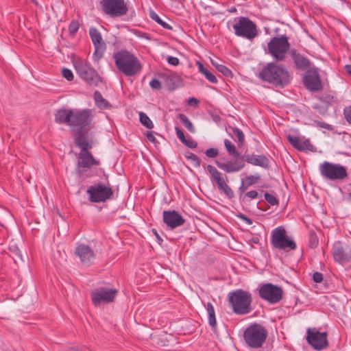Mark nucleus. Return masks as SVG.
<instances>
[{
	"label": "nucleus",
	"instance_id": "nucleus-1",
	"mask_svg": "<svg viewBox=\"0 0 351 351\" xmlns=\"http://www.w3.org/2000/svg\"><path fill=\"white\" fill-rule=\"evenodd\" d=\"M258 77L276 87H284L291 81V75L287 69L276 62H269L265 65L260 71Z\"/></svg>",
	"mask_w": 351,
	"mask_h": 351
},
{
	"label": "nucleus",
	"instance_id": "nucleus-2",
	"mask_svg": "<svg viewBox=\"0 0 351 351\" xmlns=\"http://www.w3.org/2000/svg\"><path fill=\"white\" fill-rule=\"evenodd\" d=\"M113 59L119 71L125 76H135L142 69L141 63L138 58L128 50L121 49L114 53Z\"/></svg>",
	"mask_w": 351,
	"mask_h": 351
},
{
	"label": "nucleus",
	"instance_id": "nucleus-3",
	"mask_svg": "<svg viewBox=\"0 0 351 351\" xmlns=\"http://www.w3.org/2000/svg\"><path fill=\"white\" fill-rule=\"evenodd\" d=\"M228 301L232 311L237 315H246L252 310V294L243 289L230 292Z\"/></svg>",
	"mask_w": 351,
	"mask_h": 351
},
{
	"label": "nucleus",
	"instance_id": "nucleus-4",
	"mask_svg": "<svg viewBox=\"0 0 351 351\" xmlns=\"http://www.w3.org/2000/svg\"><path fill=\"white\" fill-rule=\"evenodd\" d=\"M224 145L228 154L236 160L234 161L228 160L221 162L216 160V165L228 173L237 172L245 167L244 156H241L239 151L237 150L235 145L228 139L224 140Z\"/></svg>",
	"mask_w": 351,
	"mask_h": 351
},
{
	"label": "nucleus",
	"instance_id": "nucleus-5",
	"mask_svg": "<svg viewBox=\"0 0 351 351\" xmlns=\"http://www.w3.org/2000/svg\"><path fill=\"white\" fill-rule=\"evenodd\" d=\"M267 335V331L264 326L258 324H254L245 330L243 339L250 348H260L265 343Z\"/></svg>",
	"mask_w": 351,
	"mask_h": 351
},
{
	"label": "nucleus",
	"instance_id": "nucleus-6",
	"mask_svg": "<svg viewBox=\"0 0 351 351\" xmlns=\"http://www.w3.org/2000/svg\"><path fill=\"white\" fill-rule=\"evenodd\" d=\"M86 193L88 195V200L92 203L106 202L114 197V190L110 184L101 182L88 186Z\"/></svg>",
	"mask_w": 351,
	"mask_h": 351
},
{
	"label": "nucleus",
	"instance_id": "nucleus-7",
	"mask_svg": "<svg viewBox=\"0 0 351 351\" xmlns=\"http://www.w3.org/2000/svg\"><path fill=\"white\" fill-rule=\"evenodd\" d=\"M74 67L77 74L87 84L97 86L101 82V78L97 71L86 60H76L74 62Z\"/></svg>",
	"mask_w": 351,
	"mask_h": 351
},
{
	"label": "nucleus",
	"instance_id": "nucleus-8",
	"mask_svg": "<svg viewBox=\"0 0 351 351\" xmlns=\"http://www.w3.org/2000/svg\"><path fill=\"white\" fill-rule=\"evenodd\" d=\"M290 44L286 36L273 37L267 43V53L276 61H283L289 49Z\"/></svg>",
	"mask_w": 351,
	"mask_h": 351
},
{
	"label": "nucleus",
	"instance_id": "nucleus-9",
	"mask_svg": "<svg viewBox=\"0 0 351 351\" xmlns=\"http://www.w3.org/2000/svg\"><path fill=\"white\" fill-rule=\"evenodd\" d=\"M271 244L273 247L286 252L296 249L295 242L288 237L285 229L279 226L271 232Z\"/></svg>",
	"mask_w": 351,
	"mask_h": 351
},
{
	"label": "nucleus",
	"instance_id": "nucleus-10",
	"mask_svg": "<svg viewBox=\"0 0 351 351\" xmlns=\"http://www.w3.org/2000/svg\"><path fill=\"white\" fill-rule=\"evenodd\" d=\"M232 27L236 36L249 40L254 39L258 34L256 24L247 17H239Z\"/></svg>",
	"mask_w": 351,
	"mask_h": 351
},
{
	"label": "nucleus",
	"instance_id": "nucleus-11",
	"mask_svg": "<svg viewBox=\"0 0 351 351\" xmlns=\"http://www.w3.org/2000/svg\"><path fill=\"white\" fill-rule=\"evenodd\" d=\"M319 171L324 178L330 180H343L348 176L345 167L326 161L319 165Z\"/></svg>",
	"mask_w": 351,
	"mask_h": 351
},
{
	"label": "nucleus",
	"instance_id": "nucleus-12",
	"mask_svg": "<svg viewBox=\"0 0 351 351\" xmlns=\"http://www.w3.org/2000/svg\"><path fill=\"white\" fill-rule=\"evenodd\" d=\"M77 157V162L75 171L80 176L90 177L91 175L86 174V171L92 167L100 165V161L95 158L88 150L80 151Z\"/></svg>",
	"mask_w": 351,
	"mask_h": 351
},
{
	"label": "nucleus",
	"instance_id": "nucleus-13",
	"mask_svg": "<svg viewBox=\"0 0 351 351\" xmlns=\"http://www.w3.org/2000/svg\"><path fill=\"white\" fill-rule=\"evenodd\" d=\"M260 297L270 304H276L282 299L283 289L271 283L263 284L258 290Z\"/></svg>",
	"mask_w": 351,
	"mask_h": 351
},
{
	"label": "nucleus",
	"instance_id": "nucleus-14",
	"mask_svg": "<svg viewBox=\"0 0 351 351\" xmlns=\"http://www.w3.org/2000/svg\"><path fill=\"white\" fill-rule=\"evenodd\" d=\"M100 5L102 11L111 17L123 16L128 10L124 0H101Z\"/></svg>",
	"mask_w": 351,
	"mask_h": 351
},
{
	"label": "nucleus",
	"instance_id": "nucleus-15",
	"mask_svg": "<svg viewBox=\"0 0 351 351\" xmlns=\"http://www.w3.org/2000/svg\"><path fill=\"white\" fill-rule=\"evenodd\" d=\"M118 291L116 289L105 287L97 288L91 291L90 296L93 304L98 306L101 303H109L114 301Z\"/></svg>",
	"mask_w": 351,
	"mask_h": 351
},
{
	"label": "nucleus",
	"instance_id": "nucleus-16",
	"mask_svg": "<svg viewBox=\"0 0 351 351\" xmlns=\"http://www.w3.org/2000/svg\"><path fill=\"white\" fill-rule=\"evenodd\" d=\"M303 82L305 87L311 91L319 92L323 90L324 86L317 69L306 71Z\"/></svg>",
	"mask_w": 351,
	"mask_h": 351
},
{
	"label": "nucleus",
	"instance_id": "nucleus-17",
	"mask_svg": "<svg viewBox=\"0 0 351 351\" xmlns=\"http://www.w3.org/2000/svg\"><path fill=\"white\" fill-rule=\"evenodd\" d=\"M307 342L315 350H321L328 346L327 333L320 332L315 328H308L306 335Z\"/></svg>",
	"mask_w": 351,
	"mask_h": 351
},
{
	"label": "nucleus",
	"instance_id": "nucleus-18",
	"mask_svg": "<svg viewBox=\"0 0 351 351\" xmlns=\"http://www.w3.org/2000/svg\"><path fill=\"white\" fill-rule=\"evenodd\" d=\"M74 254L80 259L81 263L86 266L92 265L96 258L94 250L85 243H77Z\"/></svg>",
	"mask_w": 351,
	"mask_h": 351
},
{
	"label": "nucleus",
	"instance_id": "nucleus-19",
	"mask_svg": "<svg viewBox=\"0 0 351 351\" xmlns=\"http://www.w3.org/2000/svg\"><path fill=\"white\" fill-rule=\"evenodd\" d=\"M72 119L70 126H78L82 130L88 125L91 121V114L89 110H73Z\"/></svg>",
	"mask_w": 351,
	"mask_h": 351
},
{
	"label": "nucleus",
	"instance_id": "nucleus-20",
	"mask_svg": "<svg viewBox=\"0 0 351 351\" xmlns=\"http://www.w3.org/2000/svg\"><path fill=\"white\" fill-rule=\"evenodd\" d=\"M162 219L164 223L172 230L182 226L185 223V219L176 210H164Z\"/></svg>",
	"mask_w": 351,
	"mask_h": 351
},
{
	"label": "nucleus",
	"instance_id": "nucleus-21",
	"mask_svg": "<svg viewBox=\"0 0 351 351\" xmlns=\"http://www.w3.org/2000/svg\"><path fill=\"white\" fill-rule=\"evenodd\" d=\"M89 34L95 46L94 56L100 58L106 50V44L103 41L101 33L94 27L89 29Z\"/></svg>",
	"mask_w": 351,
	"mask_h": 351
},
{
	"label": "nucleus",
	"instance_id": "nucleus-22",
	"mask_svg": "<svg viewBox=\"0 0 351 351\" xmlns=\"http://www.w3.org/2000/svg\"><path fill=\"white\" fill-rule=\"evenodd\" d=\"M288 141L296 149L299 151H315V147L310 141L304 137H300L289 134L287 136Z\"/></svg>",
	"mask_w": 351,
	"mask_h": 351
},
{
	"label": "nucleus",
	"instance_id": "nucleus-23",
	"mask_svg": "<svg viewBox=\"0 0 351 351\" xmlns=\"http://www.w3.org/2000/svg\"><path fill=\"white\" fill-rule=\"evenodd\" d=\"M73 110L60 108L56 110L54 117L55 121L60 124H66L71 125V121L72 119Z\"/></svg>",
	"mask_w": 351,
	"mask_h": 351
},
{
	"label": "nucleus",
	"instance_id": "nucleus-24",
	"mask_svg": "<svg viewBox=\"0 0 351 351\" xmlns=\"http://www.w3.org/2000/svg\"><path fill=\"white\" fill-rule=\"evenodd\" d=\"M291 57L297 69L304 71L310 68L311 61L301 53L293 51L291 52Z\"/></svg>",
	"mask_w": 351,
	"mask_h": 351
},
{
	"label": "nucleus",
	"instance_id": "nucleus-25",
	"mask_svg": "<svg viewBox=\"0 0 351 351\" xmlns=\"http://www.w3.org/2000/svg\"><path fill=\"white\" fill-rule=\"evenodd\" d=\"M74 140L75 145L80 148V151H86L93 147L92 143L88 141L82 130H79L75 133Z\"/></svg>",
	"mask_w": 351,
	"mask_h": 351
},
{
	"label": "nucleus",
	"instance_id": "nucleus-26",
	"mask_svg": "<svg viewBox=\"0 0 351 351\" xmlns=\"http://www.w3.org/2000/svg\"><path fill=\"white\" fill-rule=\"evenodd\" d=\"M244 160L250 164L265 168L269 164V159L265 155L247 154L244 156Z\"/></svg>",
	"mask_w": 351,
	"mask_h": 351
},
{
	"label": "nucleus",
	"instance_id": "nucleus-27",
	"mask_svg": "<svg viewBox=\"0 0 351 351\" xmlns=\"http://www.w3.org/2000/svg\"><path fill=\"white\" fill-rule=\"evenodd\" d=\"M260 179L259 174L246 176L241 180V185L238 188V193H243L250 186L256 184Z\"/></svg>",
	"mask_w": 351,
	"mask_h": 351
},
{
	"label": "nucleus",
	"instance_id": "nucleus-28",
	"mask_svg": "<svg viewBox=\"0 0 351 351\" xmlns=\"http://www.w3.org/2000/svg\"><path fill=\"white\" fill-rule=\"evenodd\" d=\"M206 169L210 176L211 181L213 182L216 183L217 187L220 186V184L224 183L225 182H228L226 176L223 175L213 165H208Z\"/></svg>",
	"mask_w": 351,
	"mask_h": 351
},
{
	"label": "nucleus",
	"instance_id": "nucleus-29",
	"mask_svg": "<svg viewBox=\"0 0 351 351\" xmlns=\"http://www.w3.org/2000/svg\"><path fill=\"white\" fill-rule=\"evenodd\" d=\"M349 248L343 247H337L333 252V257L336 262L342 265H348L349 263Z\"/></svg>",
	"mask_w": 351,
	"mask_h": 351
},
{
	"label": "nucleus",
	"instance_id": "nucleus-30",
	"mask_svg": "<svg viewBox=\"0 0 351 351\" xmlns=\"http://www.w3.org/2000/svg\"><path fill=\"white\" fill-rule=\"evenodd\" d=\"M94 99L95 105L100 109H108L111 108L110 104L103 97L101 93L98 90L94 93Z\"/></svg>",
	"mask_w": 351,
	"mask_h": 351
},
{
	"label": "nucleus",
	"instance_id": "nucleus-31",
	"mask_svg": "<svg viewBox=\"0 0 351 351\" xmlns=\"http://www.w3.org/2000/svg\"><path fill=\"white\" fill-rule=\"evenodd\" d=\"M206 310L208 315V323L212 330L215 332L217 328V320L215 317V309L210 302H208L206 305Z\"/></svg>",
	"mask_w": 351,
	"mask_h": 351
},
{
	"label": "nucleus",
	"instance_id": "nucleus-32",
	"mask_svg": "<svg viewBox=\"0 0 351 351\" xmlns=\"http://www.w3.org/2000/svg\"><path fill=\"white\" fill-rule=\"evenodd\" d=\"M149 16L152 20L156 21L158 24L160 25L163 28L166 29H172V27L167 23L163 21L154 11L152 10L149 12Z\"/></svg>",
	"mask_w": 351,
	"mask_h": 351
},
{
	"label": "nucleus",
	"instance_id": "nucleus-33",
	"mask_svg": "<svg viewBox=\"0 0 351 351\" xmlns=\"http://www.w3.org/2000/svg\"><path fill=\"white\" fill-rule=\"evenodd\" d=\"M217 188L221 193H223L229 199H232L234 197V192L232 189L230 188V186L227 184V182H225L222 184H220V186H219Z\"/></svg>",
	"mask_w": 351,
	"mask_h": 351
},
{
	"label": "nucleus",
	"instance_id": "nucleus-34",
	"mask_svg": "<svg viewBox=\"0 0 351 351\" xmlns=\"http://www.w3.org/2000/svg\"><path fill=\"white\" fill-rule=\"evenodd\" d=\"M178 118L180 120V121L183 123V125L185 126V128L190 132H195V128L191 123V121L189 119V118L184 114H179Z\"/></svg>",
	"mask_w": 351,
	"mask_h": 351
},
{
	"label": "nucleus",
	"instance_id": "nucleus-35",
	"mask_svg": "<svg viewBox=\"0 0 351 351\" xmlns=\"http://www.w3.org/2000/svg\"><path fill=\"white\" fill-rule=\"evenodd\" d=\"M139 119L141 123L148 129L154 128V123L145 112L139 113Z\"/></svg>",
	"mask_w": 351,
	"mask_h": 351
},
{
	"label": "nucleus",
	"instance_id": "nucleus-36",
	"mask_svg": "<svg viewBox=\"0 0 351 351\" xmlns=\"http://www.w3.org/2000/svg\"><path fill=\"white\" fill-rule=\"evenodd\" d=\"M184 156L188 160H191V163L196 167H198L200 166L201 160L197 156H196L195 154L186 152L184 154Z\"/></svg>",
	"mask_w": 351,
	"mask_h": 351
},
{
	"label": "nucleus",
	"instance_id": "nucleus-37",
	"mask_svg": "<svg viewBox=\"0 0 351 351\" xmlns=\"http://www.w3.org/2000/svg\"><path fill=\"white\" fill-rule=\"evenodd\" d=\"M213 64L215 66L216 69L226 77H231L232 75V73L227 66L223 64Z\"/></svg>",
	"mask_w": 351,
	"mask_h": 351
},
{
	"label": "nucleus",
	"instance_id": "nucleus-38",
	"mask_svg": "<svg viewBox=\"0 0 351 351\" xmlns=\"http://www.w3.org/2000/svg\"><path fill=\"white\" fill-rule=\"evenodd\" d=\"M239 199L244 200L246 197L250 199H254L258 197V193L256 191L252 190L250 191H245L243 193H239Z\"/></svg>",
	"mask_w": 351,
	"mask_h": 351
},
{
	"label": "nucleus",
	"instance_id": "nucleus-39",
	"mask_svg": "<svg viewBox=\"0 0 351 351\" xmlns=\"http://www.w3.org/2000/svg\"><path fill=\"white\" fill-rule=\"evenodd\" d=\"M232 133L236 136V137L238 139V145L242 146V145L243 144L244 140H245V137H244V134H243V132L237 128H233L232 129Z\"/></svg>",
	"mask_w": 351,
	"mask_h": 351
},
{
	"label": "nucleus",
	"instance_id": "nucleus-40",
	"mask_svg": "<svg viewBox=\"0 0 351 351\" xmlns=\"http://www.w3.org/2000/svg\"><path fill=\"white\" fill-rule=\"evenodd\" d=\"M265 200L271 206H276L279 204L278 199L272 194L266 192L264 194Z\"/></svg>",
	"mask_w": 351,
	"mask_h": 351
},
{
	"label": "nucleus",
	"instance_id": "nucleus-41",
	"mask_svg": "<svg viewBox=\"0 0 351 351\" xmlns=\"http://www.w3.org/2000/svg\"><path fill=\"white\" fill-rule=\"evenodd\" d=\"M203 75L205 76V77L211 83L217 84V79L215 77V75L211 73L210 71L206 69Z\"/></svg>",
	"mask_w": 351,
	"mask_h": 351
},
{
	"label": "nucleus",
	"instance_id": "nucleus-42",
	"mask_svg": "<svg viewBox=\"0 0 351 351\" xmlns=\"http://www.w3.org/2000/svg\"><path fill=\"white\" fill-rule=\"evenodd\" d=\"M79 23L77 21H71L69 25V32L71 34H75L79 29Z\"/></svg>",
	"mask_w": 351,
	"mask_h": 351
},
{
	"label": "nucleus",
	"instance_id": "nucleus-43",
	"mask_svg": "<svg viewBox=\"0 0 351 351\" xmlns=\"http://www.w3.org/2000/svg\"><path fill=\"white\" fill-rule=\"evenodd\" d=\"M62 76L66 78L68 81H71L73 80V74L72 71L66 68H64L62 71Z\"/></svg>",
	"mask_w": 351,
	"mask_h": 351
},
{
	"label": "nucleus",
	"instance_id": "nucleus-44",
	"mask_svg": "<svg viewBox=\"0 0 351 351\" xmlns=\"http://www.w3.org/2000/svg\"><path fill=\"white\" fill-rule=\"evenodd\" d=\"M343 115L346 121L351 125V106L343 109Z\"/></svg>",
	"mask_w": 351,
	"mask_h": 351
},
{
	"label": "nucleus",
	"instance_id": "nucleus-45",
	"mask_svg": "<svg viewBox=\"0 0 351 351\" xmlns=\"http://www.w3.org/2000/svg\"><path fill=\"white\" fill-rule=\"evenodd\" d=\"M186 146H187L189 148H195L197 146V143L196 141H195L191 137H189V138H185V141H184L182 142Z\"/></svg>",
	"mask_w": 351,
	"mask_h": 351
},
{
	"label": "nucleus",
	"instance_id": "nucleus-46",
	"mask_svg": "<svg viewBox=\"0 0 351 351\" xmlns=\"http://www.w3.org/2000/svg\"><path fill=\"white\" fill-rule=\"evenodd\" d=\"M218 150L215 148H209L205 151V154L209 158H215L218 156Z\"/></svg>",
	"mask_w": 351,
	"mask_h": 351
},
{
	"label": "nucleus",
	"instance_id": "nucleus-47",
	"mask_svg": "<svg viewBox=\"0 0 351 351\" xmlns=\"http://www.w3.org/2000/svg\"><path fill=\"white\" fill-rule=\"evenodd\" d=\"M149 86L152 89L160 90L162 87L160 82L157 79H152L149 82Z\"/></svg>",
	"mask_w": 351,
	"mask_h": 351
},
{
	"label": "nucleus",
	"instance_id": "nucleus-48",
	"mask_svg": "<svg viewBox=\"0 0 351 351\" xmlns=\"http://www.w3.org/2000/svg\"><path fill=\"white\" fill-rule=\"evenodd\" d=\"M145 136L147 137V140L149 141L150 142L156 144V143H158L156 138H155L154 134H153V132L152 131H147L145 133Z\"/></svg>",
	"mask_w": 351,
	"mask_h": 351
},
{
	"label": "nucleus",
	"instance_id": "nucleus-49",
	"mask_svg": "<svg viewBox=\"0 0 351 351\" xmlns=\"http://www.w3.org/2000/svg\"><path fill=\"white\" fill-rule=\"evenodd\" d=\"M167 60L169 64L173 66H178L180 64V60L176 57L168 56Z\"/></svg>",
	"mask_w": 351,
	"mask_h": 351
},
{
	"label": "nucleus",
	"instance_id": "nucleus-50",
	"mask_svg": "<svg viewBox=\"0 0 351 351\" xmlns=\"http://www.w3.org/2000/svg\"><path fill=\"white\" fill-rule=\"evenodd\" d=\"M318 244V239L315 234H311L309 238V245L311 247H315Z\"/></svg>",
	"mask_w": 351,
	"mask_h": 351
},
{
	"label": "nucleus",
	"instance_id": "nucleus-51",
	"mask_svg": "<svg viewBox=\"0 0 351 351\" xmlns=\"http://www.w3.org/2000/svg\"><path fill=\"white\" fill-rule=\"evenodd\" d=\"M176 133L177 137L180 140V141L182 143L184 141H185V136L184 134V132L178 128H175Z\"/></svg>",
	"mask_w": 351,
	"mask_h": 351
},
{
	"label": "nucleus",
	"instance_id": "nucleus-52",
	"mask_svg": "<svg viewBox=\"0 0 351 351\" xmlns=\"http://www.w3.org/2000/svg\"><path fill=\"white\" fill-rule=\"evenodd\" d=\"M314 282L319 283L323 280V275L320 272H315L313 275Z\"/></svg>",
	"mask_w": 351,
	"mask_h": 351
},
{
	"label": "nucleus",
	"instance_id": "nucleus-53",
	"mask_svg": "<svg viewBox=\"0 0 351 351\" xmlns=\"http://www.w3.org/2000/svg\"><path fill=\"white\" fill-rule=\"evenodd\" d=\"M315 124L317 125V126L318 127H320L322 128H324V129H327V130H332V127L330 125L325 123V122H322V121H315Z\"/></svg>",
	"mask_w": 351,
	"mask_h": 351
},
{
	"label": "nucleus",
	"instance_id": "nucleus-54",
	"mask_svg": "<svg viewBox=\"0 0 351 351\" xmlns=\"http://www.w3.org/2000/svg\"><path fill=\"white\" fill-rule=\"evenodd\" d=\"M152 232H153V234H154V236L156 237V240H157V241L158 242V243H159L160 245H161V244H162V241H163V240H162V239L160 237V236L158 234V233L157 230H156V229H152Z\"/></svg>",
	"mask_w": 351,
	"mask_h": 351
},
{
	"label": "nucleus",
	"instance_id": "nucleus-55",
	"mask_svg": "<svg viewBox=\"0 0 351 351\" xmlns=\"http://www.w3.org/2000/svg\"><path fill=\"white\" fill-rule=\"evenodd\" d=\"M196 64L197 66L199 72L201 73L202 74H203L204 72L207 69L206 68H205L203 64L199 61H197Z\"/></svg>",
	"mask_w": 351,
	"mask_h": 351
},
{
	"label": "nucleus",
	"instance_id": "nucleus-56",
	"mask_svg": "<svg viewBox=\"0 0 351 351\" xmlns=\"http://www.w3.org/2000/svg\"><path fill=\"white\" fill-rule=\"evenodd\" d=\"M199 104V101L195 97H190L188 100V104L191 106H197Z\"/></svg>",
	"mask_w": 351,
	"mask_h": 351
},
{
	"label": "nucleus",
	"instance_id": "nucleus-57",
	"mask_svg": "<svg viewBox=\"0 0 351 351\" xmlns=\"http://www.w3.org/2000/svg\"><path fill=\"white\" fill-rule=\"evenodd\" d=\"M241 217L244 221H245L247 222V223H248V224H252V221L250 218H248V217H245V216H243V215H241Z\"/></svg>",
	"mask_w": 351,
	"mask_h": 351
},
{
	"label": "nucleus",
	"instance_id": "nucleus-58",
	"mask_svg": "<svg viewBox=\"0 0 351 351\" xmlns=\"http://www.w3.org/2000/svg\"><path fill=\"white\" fill-rule=\"evenodd\" d=\"M66 351H84L82 349L77 347H71L69 348Z\"/></svg>",
	"mask_w": 351,
	"mask_h": 351
},
{
	"label": "nucleus",
	"instance_id": "nucleus-59",
	"mask_svg": "<svg viewBox=\"0 0 351 351\" xmlns=\"http://www.w3.org/2000/svg\"><path fill=\"white\" fill-rule=\"evenodd\" d=\"M346 71L351 75V64L346 65Z\"/></svg>",
	"mask_w": 351,
	"mask_h": 351
},
{
	"label": "nucleus",
	"instance_id": "nucleus-60",
	"mask_svg": "<svg viewBox=\"0 0 351 351\" xmlns=\"http://www.w3.org/2000/svg\"><path fill=\"white\" fill-rule=\"evenodd\" d=\"M14 252L18 257L21 258V254L18 249H15Z\"/></svg>",
	"mask_w": 351,
	"mask_h": 351
},
{
	"label": "nucleus",
	"instance_id": "nucleus-61",
	"mask_svg": "<svg viewBox=\"0 0 351 351\" xmlns=\"http://www.w3.org/2000/svg\"><path fill=\"white\" fill-rule=\"evenodd\" d=\"M348 255H349V265H351V247L349 248V252H348Z\"/></svg>",
	"mask_w": 351,
	"mask_h": 351
},
{
	"label": "nucleus",
	"instance_id": "nucleus-62",
	"mask_svg": "<svg viewBox=\"0 0 351 351\" xmlns=\"http://www.w3.org/2000/svg\"><path fill=\"white\" fill-rule=\"evenodd\" d=\"M32 1L34 3H36V4H37V3H37V1H36V0H32Z\"/></svg>",
	"mask_w": 351,
	"mask_h": 351
},
{
	"label": "nucleus",
	"instance_id": "nucleus-63",
	"mask_svg": "<svg viewBox=\"0 0 351 351\" xmlns=\"http://www.w3.org/2000/svg\"><path fill=\"white\" fill-rule=\"evenodd\" d=\"M235 10H236V9L233 8V9L231 10V12L235 11Z\"/></svg>",
	"mask_w": 351,
	"mask_h": 351
}]
</instances>
